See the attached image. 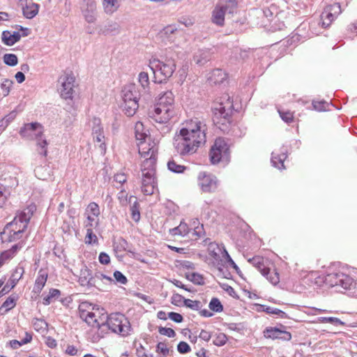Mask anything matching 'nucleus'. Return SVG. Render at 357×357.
I'll return each mask as SVG.
<instances>
[{"label":"nucleus","instance_id":"48","mask_svg":"<svg viewBox=\"0 0 357 357\" xmlns=\"http://www.w3.org/2000/svg\"><path fill=\"white\" fill-rule=\"evenodd\" d=\"M91 123L92 126V134L101 132L102 131V128L101 126V122L100 119L93 118Z\"/></svg>","mask_w":357,"mask_h":357},{"label":"nucleus","instance_id":"16","mask_svg":"<svg viewBox=\"0 0 357 357\" xmlns=\"http://www.w3.org/2000/svg\"><path fill=\"white\" fill-rule=\"evenodd\" d=\"M24 273V268L22 266H20V265L17 266L13 272L8 280V282L1 290L0 294L4 295L9 292L10 289L14 288L17 284V282L22 278Z\"/></svg>","mask_w":357,"mask_h":357},{"label":"nucleus","instance_id":"60","mask_svg":"<svg viewBox=\"0 0 357 357\" xmlns=\"http://www.w3.org/2000/svg\"><path fill=\"white\" fill-rule=\"evenodd\" d=\"M177 350L181 354H186L190 351V347L185 342H180L177 345Z\"/></svg>","mask_w":357,"mask_h":357},{"label":"nucleus","instance_id":"26","mask_svg":"<svg viewBox=\"0 0 357 357\" xmlns=\"http://www.w3.org/2000/svg\"><path fill=\"white\" fill-rule=\"evenodd\" d=\"M227 75L226 73L222 69H215L213 70L211 75L209 77L208 79L211 82L215 84H222L226 79Z\"/></svg>","mask_w":357,"mask_h":357},{"label":"nucleus","instance_id":"35","mask_svg":"<svg viewBox=\"0 0 357 357\" xmlns=\"http://www.w3.org/2000/svg\"><path fill=\"white\" fill-rule=\"evenodd\" d=\"M282 333V330L278 328H268L264 331V336L266 338L273 340L279 339Z\"/></svg>","mask_w":357,"mask_h":357},{"label":"nucleus","instance_id":"54","mask_svg":"<svg viewBox=\"0 0 357 357\" xmlns=\"http://www.w3.org/2000/svg\"><path fill=\"white\" fill-rule=\"evenodd\" d=\"M117 197L122 206H126L128 204H129L128 193L125 190L121 189V191L118 193Z\"/></svg>","mask_w":357,"mask_h":357},{"label":"nucleus","instance_id":"14","mask_svg":"<svg viewBox=\"0 0 357 357\" xmlns=\"http://www.w3.org/2000/svg\"><path fill=\"white\" fill-rule=\"evenodd\" d=\"M208 252L213 259V264L218 266H224L223 260L225 259V252H227L222 244L215 242L208 243Z\"/></svg>","mask_w":357,"mask_h":357},{"label":"nucleus","instance_id":"23","mask_svg":"<svg viewBox=\"0 0 357 357\" xmlns=\"http://www.w3.org/2000/svg\"><path fill=\"white\" fill-rule=\"evenodd\" d=\"M80 318L85 321L88 325L92 327L100 328L102 324H100L97 318L96 314L93 312L89 311V312H81Z\"/></svg>","mask_w":357,"mask_h":357},{"label":"nucleus","instance_id":"24","mask_svg":"<svg viewBox=\"0 0 357 357\" xmlns=\"http://www.w3.org/2000/svg\"><path fill=\"white\" fill-rule=\"evenodd\" d=\"M287 155L286 151H281L280 153L273 151L272 153L271 162L273 165L278 169H284V161Z\"/></svg>","mask_w":357,"mask_h":357},{"label":"nucleus","instance_id":"47","mask_svg":"<svg viewBox=\"0 0 357 357\" xmlns=\"http://www.w3.org/2000/svg\"><path fill=\"white\" fill-rule=\"evenodd\" d=\"M227 340V337L225 334L224 333H218L216 335V336L214 337L213 340V343L218 347L223 346Z\"/></svg>","mask_w":357,"mask_h":357},{"label":"nucleus","instance_id":"19","mask_svg":"<svg viewBox=\"0 0 357 357\" xmlns=\"http://www.w3.org/2000/svg\"><path fill=\"white\" fill-rule=\"evenodd\" d=\"M21 38V35L19 32L14 31L11 33L9 31H3L2 33V42L8 45L12 46L18 42Z\"/></svg>","mask_w":357,"mask_h":357},{"label":"nucleus","instance_id":"38","mask_svg":"<svg viewBox=\"0 0 357 357\" xmlns=\"http://www.w3.org/2000/svg\"><path fill=\"white\" fill-rule=\"evenodd\" d=\"M3 60L9 66H15L18 63L17 56L14 54H5L3 56Z\"/></svg>","mask_w":357,"mask_h":357},{"label":"nucleus","instance_id":"64","mask_svg":"<svg viewBox=\"0 0 357 357\" xmlns=\"http://www.w3.org/2000/svg\"><path fill=\"white\" fill-rule=\"evenodd\" d=\"M184 300H186V298L178 294H175L172 297V303L175 305H180L181 302L184 303Z\"/></svg>","mask_w":357,"mask_h":357},{"label":"nucleus","instance_id":"25","mask_svg":"<svg viewBox=\"0 0 357 357\" xmlns=\"http://www.w3.org/2000/svg\"><path fill=\"white\" fill-rule=\"evenodd\" d=\"M129 204L130 205L131 216L134 221L138 222L140 219L139 204L137 197L130 196L129 197Z\"/></svg>","mask_w":357,"mask_h":357},{"label":"nucleus","instance_id":"4","mask_svg":"<svg viewBox=\"0 0 357 357\" xmlns=\"http://www.w3.org/2000/svg\"><path fill=\"white\" fill-rule=\"evenodd\" d=\"M121 93L123 111L128 116H132L139 107V101L143 100L142 93L135 84L126 85Z\"/></svg>","mask_w":357,"mask_h":357},{"label":"nucleus","instance_id":"1","mask_svg":"<svg viewBox=\"0 0 357 357\" xmlns=\"http://www.w3.org/2000/svg\"><path fill=\"white\" fill-rule=\"evenodd\" d=\"M207 126L202 117H194L186 122L185 128L176 135L174 146L181 155L195 153L201 145L206 142Z\"/></svg>","mask_w":357,"mask_h":357},{"label":"nucleus","instance_id":"32","mask_svg":"<svg viewBox=\"0 0 357 357\" xmlns=\"http://www.w3.org/2000/svg\"><path fill=\"white\" fill-rule=\"evenodd\" d=\"M119 25L114 22H108L106 24L102 26L100 32L104 35L118 32Z\"/></svg>","mask_w":357,"mask_h":357},{"label":"nucleus","instance_id":"18","mask_svg":"<svg viewBox=\"0 0 357 357\" xmlns=\"http://www.w3.org/2000/svg\"><path fill=\"white\" fill-rule=\"evenodd\" d=\"M79 282L84 287L95 286V278H93L91 271L87 268L81 270Z\"/></svg>","mask_w":357,"mask_h":357},{"label":"nucleus","instance_id":"37","mask_svg":"<svg viewBox=\"0 0 357 357\" xmlns=\"http://www.w3.org/2000/svg\"><path fill=\"white\" fill-rule=\"evenodd\" d=\"M168 169L174 173H182L185 169V167L177 164L174 160L167 162Z\"/></svg>","mask_w":357,"mask_h":357},{"label":"nucleus","instance_id":"42","mask_svg":"<svg viewBox=\"0 0 357 357\" xmlns=\"http://www.w3.org/2000/svg\"><path fill=\"white\" fill-rule=\"evenodd\" d=\"M209 308L216 312H220L223 310V306L217 298H213L209 303Z\"/></svg>","mask_w":357,"mask_h":357},{"label":"nucleus","instance_id":"31","mask_svg":"<svg viewBox=\"0 0 357 357\" xmlns=\"http://www.w3.org/2000/svg\"><path fill=\"white\" fill-rule=\"evenodd\" d=\"M321 17L322 20V26L324 28L328 27L331 24V22L336 18V17L333 15L332 12L329 10V9H328L326 7L322 12Z\"/></svg>","mask_w":357,"mask_h":357},{"label":"nucleus","instance_id":"53","mask_svg":"<svg viewBox=\"0 0 357 357\" xmlns=\"http://www.w3.org/2000/svg\"><path fill=\"white\" fill-rule=\"evenodd\" d=\"M278 112L280 114L281 119L286 123H289L293 121L294 115L292 112L289 111L284 112L280 109L278 110Z\"/></svg>","mask_w":357,"mask_h":357},{"label":"nucleus","instance_id":"43","mask_svg":"<svg viewBox=\"0 0 357 357\" xmlns=\"http://www.w3.org/2000/svg\"><path fill=\"white\" fill-rule=\"evenodd\" d=\"M186 278L196 284H202L204 283V278L199 273H192L187 274Z\"/></svg>","mask_w":357,"mask_h":357},{"label":"nucleus","instance_id":"61","mask_svg":"<svg viewBox=\"0 0 357 357\" xmlns=\"http://www.w3.org/2000/svg\"><path fill=\"white\" fill-rule=\"evenodd\" d=\"M168 317L176 323H181L183 320V318L181 314L174 312H169Z\"/></svg>","mask_w":357,"mask_h":357},{"label":"nucleus","instance_id":"7","mask_svg":"<svg viewBox=\"0 0 357 357\" xmlns=\"http://www.w3.org/2000/svg\"><path fill=\"white\" fill-rule=\"evenodd\" d=\"M102 326H107L112 332L122 336L128 335L130 330L129 321L120 313L110 314L107 317L106 323H102Z\"/></svg>","mask_w":357,"mask_h":357},{"label":"nucleus","instance_id":"22","mask_svg":"<svg viewBox=\"0 0 357 357\" xmlns=\"http://www.w3.org/2000/svg\"><path fill=\"white\" fill-rule=\"evenodd\" d=\"M39 5L35 3H26L25 6H22V13L24 17L27 19L33 18L38 13Z\"/></svg>","mask_w":357,"mask_h":357},{"label":"nucleus","instance_id":"8","mask_svg":"<svg viewBox=\"0 0 357 357\" xmlns=\"http://www.w3.org/2000/svg\"><path fill=\"white\" fill-rule=\"evenodd\" d=\"M43 127L39 123H26L20 129V135L28 139H36L37 145L39 146L42 149H45L47 142L45 139H42L43 135Z\"/></svg>","mask_w":357,"mask_h":357},{"label":"nucleus","instance_id":"9","mask_svg":"<svg viewBox=\"0 0 357 357\" xmlns=\"http://www.w3.org/2000/svg\"><path fill=\"white\" fill-rule=\"evenodd\" d=\"M149 117L156 123H166L174 116V107L156 104L149 111Z\"/></svg>","mask_w":357,"mask_h":357},{"label":"nucleus","instance_id":"28","mask_svg":"<svg viewBox=\"0 0 357 357\" xmlns=\"http://www.w3.org/2000/svg\"><path fill=\"white\" fill-rule=\"evenodd\" d=\"M210 59V54L206 50H199L194 56L193 60L196 64L202 66Z\"/></svg>","mask_w":357,"mask_h":357},{"label":"nucleus","instance_id":"49","mask_svg":"<svg viewBox=\"0 0 357 357\" xmlns=\"http://www.w3.org/2000/svg\"><path fill=\"white\" fill-rule=\"evenodd\" d=\"M98 225V218L87 215V222L85 224L86 229H93Z\"/></svg>","mask_w":357,"mask_h":357},{"label":"nucleus","instance_id":"46","mask_svg":"<svg viewBox=\"0 0 357 357\" xmlns=\"http://www.w3.org/2000/svg\"><path fill=\"white\" fill-rule=\"evenodd\" d=\"M15 297L10 296L3 302L1 308H5L6 311L7 312L15 306Z\"/></svg>","mask_w":357,"mask_h":357},{"label":"nucleus","instance_id":"10","mask_svg":"<svg viewBox=\"0 0 357 357\" xmlns=\"http://www.w3.org/2000/svg\"><path fill=\"white\" fill-rule=\"evenodd\" d=\"M324 282L329 287H339L346 290L353 285L354 280L349 275L339 272L327 274Z\"/></svg>","mask_w":357,"mask_h":357},{"label":"nucleus","instance_id":"3","mask_svg":"<svg viewBox=\"0 0 357 357\" xmlns=\"http://www.w3.org/2000/svg\"><path fill=\"white\" fill-rule=\"evenodd\" d=\"M32 213L29 210L28 212L22 211L18 213L13 220L8 223L3 231L1 234L3 242H14L22 238V234L27 227L28 223L31 219Z\"/></svg>","mask_w":357,"mask_h":357},{"label":"nucleus","instance_id":"63","mask_svg":"<svg viewBox=\"0 0 357 357\" xmlns=\"http://www.w3.org/2000/svg\"><path fill=\"white\" fill-rule=\"evenodd\" d=\"M24 246V242L22 241H19L17 243L13 245L8 250L10 252L11 255L14 257L17 252L22 249Z\"/></svg>","mask_w":357,"mask_h":357},{"label":"nucleus","instance_id":"29","mask_svg":"<svg viewBox=\"0 0 357 357\" xmlns=\"http://www.w3.org/2000/svg\"><path fill=\"white\" fill-rule=\"evenodd\" d=\"M47 278V274L40 270L35 282L34 291L36 292H40L43 289L46 283Z\"/></svg>","mask_w":357,"mask_h":357},{"label":"nucleus","instance_id":"15","mask_svg":"<svg viewBox=\"0 0 357 357\" xmlns=\"http://www.w3.org/2000/svg\"><path fill=\"white\" fill-rule=\"evenodd\" d=\"M137 79L140 86L139 89L142 93L143 101L146 102L151 98L150 81L148 72L142 71L139 73Z\"/></svg>","mask_w":357,"mask_h":357},{"label":"nucleus","instance_id":"17","mask_svg":"<svg viewBox=\"0 0 357 357\" xmlns=\"http://www.w3.org/2000/svg\"><path fill=\"white\" fill-rule=\"evenodd\" d=\"M225 139L222 138H218L215 139L213 146L211 147V151H210V158L211 161L213 164H217L220 161H225V159H223V156H222V154L220 152L218 151V149L217 147H219L220 149H225Z\"/></svg>","mask_w":357,"mask_h":357},{"label":"nucleus","instance_id":"11","mask_svg":"<svg viewBox=\"0 0 357 357\" xmlns=\"http://www.w3.org/2000/svg\"><path fill=\"white\" fill-rule=\"evenodd\" d=\"M258 271L265 276L266 279L273 285H276L280 282L279 273L275 271L271 272L269 268L266 267L264 264V259L260 256H255L248 259Z\"/></svg>","mask_w":357,"mask_h":357},{"label":"nucleus","instance_id":"2","mask_svg":"<svg viewBox=\"0 0 357 357\" xmlns=\"http://www.w3.org/2000/svg\"><path fill=\"white\" fill-rule=\"evenodd\" d=\"M138 146L139 153L144 158L141 165L142 190L145 195H151L154 193L157 185L155 174L158 149L146 142H140Z\"/></svg>","mask_w":357,"mask_h":357},{"label":"nucleus","instance_id":"21","mask_svg":"<svg viewBox=\"0 0 357 357\" xmlns=\"http://www.w3.org/2000/svg\"><path fill=\"white\" fill-rule=\"evenodd\" d=\"M225 10L221 6H216L213 11L212 21L218 26H222L225 22Z\"/></svg>","mask_w":357,"mask_h":357},{"label":"nucleus","instance_id":"56","mask_svg":"<svg viewBox=\"0 0 357 357\" xmlns=\"http://www.w3.org/2000/svg\"><path fill=\"white\" fill-rule=\"evenodd\" d=\"M115 281L121 284H126L128 282L126 277L120 271H116L114 273Z\"/></svg>","mask_w":357,"mask_h":357},{"label":"nucleus","instance_id":"52","mask_svg":"<svg viewBox=\"0 0 357 357\" xmlns=\"http://www.w3.org/2000/svg\"><path fill=\"white\" fill-rule=\"evenodd\" d=\"M10 194V191L6 187L0 186V207L5 203L8 196Z\"/></svg>","mask_w":357,"mask_h":357},{"label":"nucleus","instance_id":"33","mask_svg":"<svg viewBox=\"0 0 357 357\" xmlns=\"http://www.w3.org/2000/svg\"><path fill=\"white\" fill-rule=\"evenodd\" d=\"M83 15L89 23H93L96 20V6L92 8H82Z\"/></svg>","mask_w":357,"mask_h":357},{"label":"nucleus","instance_id":"45","mask_svg":"<svg viewBox=\"0 0 357 357\" xmlns=\"http://www.w3.org/2000/svg\"><path fill=\"white\" fill-rule=\"evenodd\" d=\"M13 81L6 79L1 84V89L2 91V94L4 97L7 96L9 93L10 88L13 85Z\"/></svg>","mask_w":357,"mask_h":357},{"label":"nucleus","instance_id":"12","mask_svg":"<svg viewBox=\"0 0 357 357\" xmlns=\"http://www.w3.org/2000/svg\"><path fill=\"white\" fill-rule=\"evenodd\" d=\"M75 81V77L72 73H65L60 76L58 82L61 86L58 90L62 98L72 100L74 93Z\"/></svg>","mask_w":357,"mask_h":357},{"label":"nucleus","instance_id":"44","mask_svg":"<svg viewBox=\"0 0 357 357\" xmlns=\"http://www.w3.org/2000/svg\"><path fill=\"white\" fill-rule=\"evenodd\" d=\"M184 305L193 310H199L202 306L199 301H192L190 299L184 300Z\"/></svg>","mask_w":357,"mask_h":357},{"label":"nucleus","instance_id":"62","mask_svg":"<svg viewBox=\"0 0 357 357\" xmlns=\"http://www.w3.org/2000/svg\"><path fill=\"white\" fill-rule=\"evenodd\" d=\"M93 136V139L98 142H100V147L102 150H105V143L103 142V139L105 138L104 135H102V132H98V133H96V134H92Z\"/></svg>","mask_w":357,"mask_h":357},{"label":"nucleus","instance_id":"59","mask_svg":"<svg viewBox=\"0 0 357 357\" xmlns=\"http://www.w3.org/2000/svg\"><path fill=\"white\" fill-rule=\"evenodd\" d=\"M97 240L96 235L93 232V229H86V243H91Z\"/></svg>","mask_w":357,"mask_h":357},{"label":"nucleus","instance_id":"40","mask_svg":"<svg viewBox=\"0 0 357 357\" xmlns=\"http://www.w3.org/2000/svg\"><path fill=\"white\" fill-rule=\"evenodd\" d=\"M225 10L226 13L233 14L237 8V2L236 0H228L225 5L221 6Z\"/></svg>","mask_w":357,"mask_h":357},{"label":"nucleus","instance_id":"39","mask_svg":"<svg viewBox=\"0 0 357 357\" xmlns=\"http://www.w3.org/2000/svg\"><path fill=\"white\" fill-rule=\"evenodd\" d=\"M86 213L87 215L90 214L92 216L98 218V216L100 215L99 206L95 202L90 203L86 208Z\"/></svg>","mask_w":357,"mask_h":357},{"label":"nucleus","instance_id":"55","mask_svg":"<svg viewBox=\"0 0 357 357\" xmlns=\"http://www.w3.org/2000/svg\"><path fill=\"white\" fill-rule=\"evenodd\" d=\"M156 351L159 354H162L163 357L169 354V348L165 342H159L156 346Z\"/></svg>","mask_w":357,"mask_h":357},{"label":"nucleus","instance_id":"20","mask_svg":"<svg viewBox=\"0 0 357 357\" xmlns=\"http://www.w3.org/2000/svg\"><path fill=\"white\" fill-rule=\"evenodd\" d=\"M36 176L40 180H48L51 178L52 168L48 165L38 166L35 170Z\"/></svg>","mask_w":357,"mask_h":357},{"label":"nucleus","instance_id":"50","mask_svg":"<svg viewBox=\"0 0 357 357\" xmlns=\"http://www.w3.org/2000/svg\"><path fill=\"white\" fill-rule=\"evenodd\" d=\"M320 321L322 323H330L331 324L338 326H344V323L337 317H321Z\"/></svg>","mask_w":357,"mask_h":357},{"label":"nucleus","instance_id":"51","mask_svg":"<svg viewBox=\"0 0 357 357\" xmlns=\"http://www.w3.org/2000/svg\"><path fill=\"white\" fill-rule=\"evenodd\" d=\"M158 332L160 335H166L169 337H174L176 336L175 331L171 328L160 326L158 328Z\"/></svg>","mask_w":357,"mask_h":357},{"label":"nucleus","instance_id":"57","mask_svg":"<svg viewBox=\"0 0 357 357\" xmlns=\"http://www.w3.org/2000/svg\"><path fill=\"white\" fill-rule=\"evenodd\" d=\"M312 105L315 110L321 112V111H325L326 109V107L328 106V102L324 100L313 101Z\"/></svg>","mask_w":357,"mask_h":357},{"label":"nucleus","instance_id":"34","mask_svg":"<svg viewBox=\"0 0 357 357\" xmlns=\"http://www.w3.org/2000/svg\"><path fill=\"white\" fill-rule=\"evenodd\" d=\"M103 6L106 13L112 14L115 12L118 8V1L117 0H103Z\"/></svg>","mask_w":357,"mask_h":357},{"label":"nucleus","instance_id":"41","mask_svg":"<svg viewBox=\"0 0 357 357\" xmlns=\"http://www.w3.org/2000/svg\"><path fill=\"white\" fill-rule=\"evenodd\" d=\"M142 123L139 122H138L135 126V137L137 140L139 141V142H146V139L147 138L150 139V137H148V135L146 133L139 132V129L142 128Z\"/></svg>","mask_w":357,"mask_h":357},{"label":"nucleus","instance_id":"13","mask_svg":"<svg viewBox=\"0 0 357 357\" xmlns=\"http://www.w3.org/2000/svg\"><path fill=\"white\" fill-rule=\"evenodd\" d=\"M198 185L204 192H214L218 187V180L214 175L201 172L197 176Z\"/></svg>","mask_w":357,"mask_h":357},{"label":"nucleus","instance_id":"30","mask_svg":"<svg viewBox=\"0 0 357 357\" xmlns=\"http://www.w3.org/2000/svg\"><path fill=\"white\" fill-rule=\"evenodd\" d=\"M169 232L173 236H185L189 233V227L186 223L181 222L178 227L171 229Z\"/></svg>","mask_w":357,"mask_h":357},{"label":"nucleus","instance_id":"58","mask_svg":"<svg viewBox=\"0 0 357 357\" xmlns=\"http://www.w3.org/2000/svg\"><path fill=\"white\" fill-rule=\"evenodd\" d=\"M326 8L329 9L336 17L342 13L341 7L339 3H335L332 5L327 6Z\"/></svg>","mask_w":357,"mask_h":357},{"label":"nucleus","instance_id":"36","mask_svg":"<svg viewBox=\"0 0 357 357\" xmlns=\"http://www.w3.org/2000/svg\"><path fill=\"white\" fill-rule=\"evenodd\" d=\"M33 328L37 331L43 332L47 327V324L44 319L35 318L32 321Z\"/></svg>","mask_w":357,"mask_h":357},{"label":"nucleus","instance_id":"27","mask_svg":"<svg viewBox=\"0 0 357 357\" xmlns=\"http://www.w3.org/2000/svg\"><path fill=\"white\" fill-rule=\"evenodd\" d=\"M174 97L173 93L170 91H167L160 96L158 102L157 104L174 107Z\"/></svg>","mask_w":357,"mask_h":357},{"label":"nucleus","instance_id":"5","mask_svg":"<svg viewBox=\"0 0 357 357\" xmlns=\"http://www.w3.org/2000/svg\"><path fill=\"white\" fill-rule=\"evenodd\" d=\"M233 112V101L229 94H224L220 102L213 107V121L215 125L225 126L230 123Z\"/></svg>","mask_w":357,"mask_h":357},{"label":"nucleus","instance_id":"6","mask_svg":"<svg viewBox=\"0 0 357 357\" xmlns=\"http://www.w3.org/2000/svg\"><path fill=\"white\" fill-rule=\"evenodd\" d=\"M149 68L154 74L155 82L161 83L172 76L176 63L172 59H167L165 61L153 59L150 61Z\"/></svg>","mask_w":357,"mask_h":357}]
</instances>
